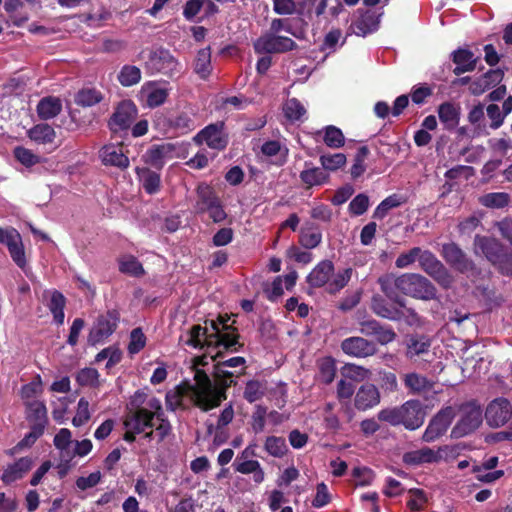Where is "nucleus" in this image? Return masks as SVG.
Here are the masks:
<instances>
[{
	"instance_id": "f257e3e1",
	"label": "nucleus",
	"mask_w": 512,
	"mask_h": 512,
	"mask_svg": "<svg viewBox=\"0 0 512 512\" xmlns=\"http://www.w3.org/2000/svg\"><path fill=\"white\" fill-rule=\"evenodd\" d=\"M195 384H187L189 391L196 398V406L203 411L218 407L226 399V389L214 386L204 370L197 369L194 376Z\"/></svg>"
},
{
	"instance_id": "f03ea898",
	"label": "nucleus",
	"mask_w": 512,
	"mask_h": 512,
	"mask_svg": "<svg viewBox=\"0 0 512 512\" xmlns=\"http://www.w3.org/2000/svg\"><path fill=\"white\" fill-rule=\"evenodd\" d=\"M474 246L504 276H512V249L495 238L476 235Z\"/></svg>"
},
{
	"instance_id": "7ed1b4c3",
	"label": "nucleus",
	"mask_w": 512,
	"mask_h": 512,
	"mask_svg": "<svg viewBox=\"0 0 512 512\" xmlns=\"http://www.w3.org/2000/svg\"><path fill=\"white\" fill-rule=\"evenodd\" d=\"M398 289L406 296L423 300H439L436 286L427 277L418 273H405L398 276Z\"/></svg>"
},
{
	"instance_id": "20e7f679",
	"label": "nucleus",
	"mask_w": 512,
	"mask_h": 512,
	"mask_svg": "<svg viewBox=\"0 0 512 512\" xmlns=\"http://www.w3.org/2000/svg\"><path fill=\"white\" fill-rule=\"evenodd\" d=\"M460 418L451 430V438L459 439L476 431L483 421L481 407L476 402H466L459 406Z\"/></svg>"
},
{
	"instance_id": "39448f33",
	"label": "nucleus",
	"mask_w": 512,
	"mask_h": 512,
	"mask_svg": "<svg viewBox=\"0 0 512 512\" xmlns=\"http://www.w3.org/2000/svg\"><path fill=\"white\" fill-rule=\"evenodd\" d=\"M441 256L451 268L461 274H465L468 277H477L481 274V269L454 242L442 245Z\"/></svg>"
},
{
	"instance_id": "423d86ee",
	"label": "nucleus",
	"mask_w": 512,
	"mask_h": 512,
	"mask_svg": "<svg viewBox=\"0 0 512 512\" xmlns=\"http://www.w3.org/2000/svg\"><path fill=\"white\" fill-rule=\"evenodd\" d=\"M419 266L441 288L448 290L453 286L455 282L454 276L431 251L424 250L421 252Z\"/></svg>"
},
{
	"instance_id": "0eeeda50",
	"label": "nucleus",
	"mask_w": 512,
	"mask_h": 512,
	"mask_svg": "<svg viewBox=\"0 0 512 512\" xmlns=\"http://www.w3.org/2000/svg\"><path fill=\"white\" fill-rule=\"evenodd\" d=\"M145 67L152 74L161 73L170 78L182 72V64L172 53L163 48H158L149 53Z\"/></svg>"
},
{
	"instance_id": "6e6552de",
	"label": "nucleus",
	"mask_w": 512,
	"mask_h": 512,
	"mask_svg": "<svg viewBox=\"0 0 512 512\" xmlns=\"http://www.w3.org/2000/svg\"><path fill=\"white\" fill-rule=\"evenodd\" d=\"M119 320L120 314L116 309L108 310L105 314L99 315L89 331L87 343L95 346L108 338L116 330Z\"/></svg>"
},
{
	"instance_id": "1a4fd4ad",
	"label": "nucleus",
	"mask_w": 512,
	"mask_h": 512,
	"mask_svg": "<svg viewBox=\"0 0 512 512\" xmlns=\"http://www.w3.org/2000/svg\"><path fill=\"white\" fill-rule=\"evenodd\" d=\"M455 416L456 411L452 406H447L439 410L430 420L422 435V440L424 442L431 443L444 435Z\"/></svg>"
},
{
	"instance_id": "9d476101",
	"label": "nucleus",
	"mask_w": 512,
	"mask_h": 512,
	"mask_svg": "<svg viewBox=\"0 0 512 512\" xmlns=\"http://www.w3.org/2000/svg\"><path fill=\"white\" fill-rule=\"evenodd\" d=\"M296 43L289 37L271 32L265 33L254 42V50L258 54L283 53L294 49Z\"/></svg>"
},
{
	"instance_id": "9b49d317",
	"label": "nucleus",
	"mask_w": 512,
	"mask_h": 512,
	"mask_svg": "<svg viewBox=\"0 0 512 512\" xmlns=\"http://www.w3.org/2000/svg\"><path fill=\"white\" fill-rule=\"evenodd\" d=\"M359 331L366 337H373L381 345H387L393 342L397 334L392 327L384 325L373 318H363L359 320Z\"/></svg>"
},
{
	"instance_id": "f8f14e48",
	"label": "nucleus",
	"mask_w": 512,
	"mask_h": 512,
	"mask_svg": "<svg viewBox=\"0 0 512 512\" xmlns=\"http://www.w3.org/2000/svg\"><path fill=\"white\" fill-rule=\"evenodd\" d=\"M210 324L211 328L214 330V333L207 335L206 337V345L207 350H214L219 347H223L224 350L228 351H237V349H233L235 345H238L239 348L242 347V344L238 343V339L240 335L238 333H230L224 332L219 328L218 321L215 320H207L206 324Z\"/></svg>"
},
{
	"instance_id": "ddd939ff",
	"label": "nucleus",
	"mask_w": 512,
	"mask_h": 512,
	"mask_svg": "<svg viewBox=\"0 0 512 512\" xmlns=\"http://www.w3.org/2000/svg\"><path fill=\"white\" fill-rule=\"evenodd\" d=\"M512 416V406L503 397L494 399L486 408L485 419L490 427L497 428L506 424Z\"/></svg>"
},
{
	"instance_id": "4468645a",
	"label": "nucleus",
	"mask_w": 512,
	"mask_h": 512,
	"mask_svg": "<svg viewBox=\"0 0 512 512\" xmlns=\"http://www.w3.org/2000/svg\"><path fill=\"white\" fill-rule=\"evenodd\" d=\"M0 242L7 246L10 256L15 264L19 268L23 269L26 266L27 261L20 233L15 229L7 231L0 228Z\"/></svg>"
},
{
	"instance_id": "2eb2a0df",
	"label": "nucleus",
	"mask_w": 512,
	"mask_h": 512,
	"mask_svg": "<svg viewBox=\"0 0 512 512\" xmlns=\"http://www.w3.org/2000/svg\"><path fill=\"white\" fill-rule=\"evenodd\" d=\"M401 424L407 430H416L421 427L426 417V411L419 400H408L401 405Z\"/></svg>"
},
{
	"instance_id": "dca6fc26",
	"label": "nucleus",
	"mask_w": 512,
	"mask_h": 512,
	"mask_svg": "<svg viewBox=\"0 0 512 512\" xmlns=\"http://www.w3.org/2000/svg\"><path fill=\"white\" fill-rule=\"evenodd\" d=\"M341 349L345 354L357 358L373 356L378 351L377 346L373 341L360 336H353L344 339L341 342Z\"/></svg>"
},
{
	"instance_id": "f3484780",
	"label": "nucleus",
	"mask_w": 512,
	"mask_h": 512,
	"mask_svg": "<svg viewBox=\"0 0 512 512\" xmlns=\"http://www.w3.org/2000/svg\"><path fill=\"white\" fill-rule=\"evenodd\" d=\"M448 449V446L439 447L434 451L430 447H422L421 449L409 451L403 454L402 461L408 466H420L423 464L438 463L442 460L441 452Z\"/></svg>"
},
{
	"instance_id": "a211bd4d",
	"label": "nucleus",
	"mask_w": 512,
	"mask_h": 512,
	"mask_svg": "<svg viewBox=\"0 0 512 512\" xmlns=\"http://www.w3.org/2000/svg\"><path fill=\"white\" fill-rule=\"evenodd\" d=\"M137 116V108L132 101H122L113 113L109 126L114 132L130 127Z\"/></svg>"
},
{
	"instance_id": "6ab92c4d",
	"label": "nucleus",
	"mask_w": 512,
	"mask_h": 512,
	"mask_svg": "<svg viewBox=\"0 0 512 512\" xmlns=\"http://www.w3.org/2000/svg\"><path fill=\"white\" fill-rule=\"evenodd\" d=\"M358 13L359 16L349 27L350 33L365 37L378 29L381 16L380 14H376L372 11L361 12L360 10Z\"/></svg>"
},
{
	"instance_id": "aec40b11",
	"label": "nucleus",
	"mask_w": 512,
	"mask_h": 512,
	"mask_svg": "<svg viewBox=\"0 0 512 512\" xmlns=\"http://www.w3.org/2000/svg\"><path fill=\"white\" fill-rule=\"evenodd\" d=\"M195 140L205 143L212 149L221 150L227 145V138L223 132V124H211L201 130Z\"/></svg>"
},
{
	"instance_id": "412c9836",
	"label": "nucleus",
	"mask_w": 512,
	"mask_h": 512,
	"mask_svg": "<svg viewBox=\"0 0 512 512\" xmlns=\"http://www.w3.org/2000/svg\"><path fill=\"white\" fill-rule=\"evenodd\" d=\"M100 159L104 165L115 166L126 169L129 166V158L124 152L122 144L104 145L99 152Z\"/></svg>"
},
{
	"instance_id": "4be33fe9",
	"label": "nucleus",
	"mask_w": 512,
	"mask_h": 512,
	"mask_svg": "<svg viewBox=\"0 0 512 512\" xmlns=\"http://www.w3.org/2000/svg\"><path fill=\"white\" fill-rule=\"evenodd\" d=\"M168 94L169 91L167 88L153 81L146 82L141 87L140 91L142 99L149 108H155L162 105L166 101Z\"/></svg>"
},
{
	"instance_id": "5701e85b",
	"label": "nucleus",
	"mask_w": 512,
	"mask_h": 512,
	"mask_svg": "<svg viewBox=\"0 0 512 512\" xmlns=\"http://www.w3.org/2000/svg\"><path fill=\"white\" fill-rule=\"evenodd\" d=\"M174 150V145L171 143L153 145L146 151L143 158L147 164L161 169L166 161L173 157Z\"/></svg>"
},
{
	"instance_id": "b1692460",
	"label": "nucleus",
	"mask_w": 512,
	"mask_h": 512,
	"mask_svg": "<svg viewBox=\"0 0 512 512\" xmlns=\"http://www.w3.org/2000/svg\"><path fill=\"white\" fill-rule=\"evenodd\" d=\"M502 79L503 72L500 69L489 70L470 82L469 91L471 94L479 96L499 84Z\"/></svg>"
},
{
	"instance_id": "393cba45",
	"label": "nucleus",
	"mask_w": 512,
	"mask_h": 512,
	"mask_svg": "<svg viewBox=\"0 0 512 512\" xmlns=\"http://www.w3.org/2000/svg\"><path fill=\"white\" fill-rule=\"evenodd\" d=\"M155 414L148 409H139L131 412L124 421V426L127 429L133 430L135 433L140 434L146 428L153 427V419Z\"/></svg>"
},
{
	"instance_id": "a878e982",
	"label": "nucleus",
	"mask_w": 512,
	"mask_h": 512,
	"mask_svg": "<svg viewBox=\"0 0 512 512\" xmlns=\"http://www.w3.org/2000/svg\"><path fill=\"white\" fill-rule=\"evenodd\" d=\"M380 392L378 388L371 383L363 384L357 391L355 396V407L358 410H367L379 404Z\"/></svg>"
},
{
	"instance_id": "bb28decb",
	"label": "nucleus",
	"mask_w": 512,
	"mask_h": 512,
	"mask_svg": "<svg viewBox=\"0 0 512 512\" xmlns=\"http://www.w3.org/2000/svg\"><path fill=\"white\" fill-rule=\"evenodd\" d=\"M26 419L30 427L39 428L44 431L48 423L47 409L43 402L38 400L25 402Z\"/></svg>"
},
{
	"instance_id": "cd10ccee",
	"label": "nucleus",
	"mask_w": 512,
	"mask_h": 512,
	"mask_svg": "<svg viewBox=\"0 0 512 512\" xmlns=\"http://www.w3.org/2000/svg\"><path fill=\"white\" fill-rule=\"evenodd\" d=\"M405 342L406 357L414 362H417V356L428 354L431 346V340L425 335H407Z\"/></svg>"
},
{
	"instance_id": "c85d7f7f",
	"label": "nucleus",
	"mask_w": 512,
	"mask_h": 512,
	"mask_svg": "<svg viewBox=\"0 0 512 512\" xmlns=\"http://www.w3.org/2000/svg\"><path fill=\"white\" fill-rule=\"evenodd\" d=\"M32 466L33 460L30 457H22L4 469L1 480L5 484H10L18 479H21L24 474L32 468Z\"/></svg>"
},
{
	"instance_id": "c756f323",
	"label": "nucleus",
	"mask_w": 512,
	"mask_h": 512,
	"mask_svg": "<svg viewBox=\"0 0 512 512\" xmlns=\"http://www.w3.org/2000/svg\"><path fill=\"white\" fill-rule=\"evenodd\" d=\"M334 272V265L330 260L321 261L307 276V282L312 287L324 286Z\"/></svg>"
},
{
	"instance_id": "7c9ffc66",
	"label": "nucleus",
	"mask_w": 512,
	"mask_h": 512,
	"mask_svg": "<svg viewBox=\"0 0 512 512\" xmlns=\"http://www.w3.org/2000/svg\"><path fill=\"white\" fill-rule=\"evenodd\" d=\"M453 62L456 64L454 74L460 75L473 71L476 68V59L473 52L467 49H458L452 53Z\"/></svg>"
},
{
	"instance_id": "2f4dec72",
	"label": "nucleus",
	"mask_w": 512,
	"mask_h": 512,
	"mask_svg": "<svg viewBox=\"0 0 512 512\" xmlns=\"http://www.w3.org/2000/svg\"><path fill=\"white\" fill-rule=\"evenodd\" d=\"M438 116L446 129H453L460 120V107L451 102H444L438 107Z\"/></svg>"
},
{
	"instance_id": "473e14b6",
	"label": "nucleus",
	"mask_w": 512,
	"mask_h": 512,
	"mask_svg": "<svg viewBox=\"0 0 512 512\" xmlns=\"http://www.w3.org/2000/svg\"><path fill=\"white\" fill-rule=\"evenodd\" d=\"M300 179L305 185L312 187L326 183L329 175L322 168L305 163V169L300 173Z\"/></svg>"
},
{
	"instance_id": "72a5a7b5",
	"label": "nucleus",
	"mask_w": 512,
	"mask_h": 512,
	"mask_svg": "<svg viewBox=\"0 0 512 512\" xmlns=\"http://www.w3.org/2000/svg\"><path fill=\"white\" fill-rule=\"evenodd\" d=\"M62 110V103L56 97H45L37 105L38 116L43 120L56 117Z\"/></svg>"
},
{
	"instance_id": "f704fd0d",
	"label": "nucleus",
	"mask_w": 512,
	"mask_h": 512,
	"mask_svg": "<svg viewBox=\"0 0 512 512\" xmlns=\"http://www.w3.org/2000/svg\"><path fill=\"white\" fill-rule=\"evenodd\" d=\"M194 72L201 78L207 79L212 71L211 50L210 48H202L197 52L193 64Z\"/></svg>"
},
{
	"instance_id": "c9c22d12",
	"label": "nucleus",
	"mask_w": 512,
	"mask_h": 512,
	"mask_svg": "<svg viewBox=\"0 0 512 512\" xmlns=\"http://www.w3.org/2000/svg\"><path fill=\"white\" fill-rule=\"evenodd\" d=\"M28 135L31 140L39 144H50L53 143L56 138V132L53 127L48 124L41 123L32 127Z\"/></svg>"
},
{
	"instance_id": "e433bc0d",
	"label": "nucleus",
	"mask_w": 512,
	"mask_h": 512,
	"mask_svg": "<svg viewBox=\"0 0 512 512\" xmlns=\"http://www.w3.org/2000/svg\"><path fill=\"white\" fill-rule=\"evenodd\" d=\"M74 100L79 106L91 107L103 100V94L96 88L85 87L77 92Z\"/></svg>"
},
{
	"instance_id": "4c0bfd02",
	"label": "nucleus",
	"mask_w": 512,
	"mask_h": 512,
	"mask_svg": "<svg viewBox=\"0 0 512 512\" xmlns=\"http://www.w3.org/2000/svg\"><path fill=\"white\" fill-rule=\"evenodd\" d=\"M142 72L135 65L125 64L121 67L117 80L123 87H131L141 81Z\"/></svg>"
},
{
	"instance_id": "58836bf2",
	"label": "nucleus",
	"mask_w": 512,
	"mask_h": 512,
	"mask_svg": "<svg viewBox=\"0 0 512 512\" xmlns=\"http://www.w3.org/2000/svg\"><path fill=\"white\" fill-rule=\"evenodd\" d=\"M137 174L139 176L142 187L148 194H155L159 191L161 184L159 174L145 168H138Z\"/></svg>"
},
{
	"instance_id": "ea45409f",
	"label": "nucleus",
	"mask_w": 512,
	"mask_h": 512,
	"mask_svg": "<svg viewBox=\"0 0 512 512\" xmlns=\"http://www.w3.org/2000/svg\"><path fill=\"white\" fill-rule=\"evenodd\" d=\"M479 203L487 208L501 209L510 202V195L506 192H491L479 197Z\"/></svg>"
},
{
	"instance_id": "a19ab883",
	"label": "nucleus",
	"mask_w": 512,
	"mask_h": 512,
	"mask_svg": "<svg viewBox=\"0 0 512 512\" xmlns=\"http://www.w3.org/2000/svg\"><path fill=\"white\" fill-rule=\"evenodd\" d=\"M65 304H66V299L61 292L55 290L51 293V298H50V301L47 304V306L53 315L54 321L58 325H62L64 322Z\"/></svg>"
},
{
	"instance_id": "79ce46f5",
	"label": "nucleus",
	"mask_w": 512,
	"mask_h": 512,
	"mask_svg": "<svg viewBox=\"0 0 512 512\" xmlns=\"http://www.w3.org/2000/svg\"><path fill=\"white\" fill-rule=\"evenodd\" d=\"M322 235L315 226H301L299 230V243L306 249L319 245Z\"/></svg>"
},
{
	"instance_id": "37998d69",
	"label": "nucleus",
	"mask_w": 512,
	"mask_h": 512,
	"mask_svg": "<svg viewBox=\"0 0 512 512\" xmlns=\"http://www.w3.org/2000/svg\"><path fill=\"white\" fill-rule=\"evenodd\" d=\"M371 310L378 316L392 320L397 318L396 309L397 307H393L388 305L385 299L379 295H375L371 299Z\"/></svg>"
},
{
	"instance_id": "c03bdc74",
	"label": "nucleus",
	"mask_w": 512,
	"mask_h": 512,
	"mask_svg": "<svg viewBox=\"0 0 512 512\" xmlns=\"http://www.w3.org/2000/svg\"><path fill=\"white\" fill-rule=\"evenodd\" d=\"M318 379L324 384L333 382L336 375L335 360L332 357H324L318 361Z\"/></svg>"
},
{
	"instance_id": "a18cd8bd",
	"label": "nucleus",
	"mask_w": 512,
	"mask_h": 512,
	"mask_svg": "<svg viewBox=\"0 0 512 512\" xmlns=\"http://www.w3.org/2000/svg\"><path fill=\"white\" fill-rule=\"evenodd\" d=\"M283 111L290 121H302L306 116V108L296 98L288 99L284 104Z\"/></svg>"
},
{
	"instance_id": "49530a36",
	"label": "nucleus",
	"mask_w": 512,
	"mask_h": 512,
	"mask_svg": "<svg viewBox=\"0 0 512 512\" xmlns=\"http://www.w3.org/2000/svg\"><path fill=\"white\" fill-rule=\"evenodd\" d=\"M402 203L403 198L400 195L388 196L376 207L373 215L374 219L382 221L391 209L400 206Z\"/></svg>"
},
{
	"instance_id": "de8ad7c7",
	"label": "nucleus",
	"mask_w": 512,
	"mask_h": 512,
	"mask_svg": "<svg viewBox=\"0 0 512 512\" xmlns=\"http://www.w3.org/2000/svg\"><path fill=\"white\" fill-rule=\"evenodd\" d=\"M405 386L412 393H421L431 388V383L424 376L417 373H408L404 378Z\"/></svg>"
},
{
	"instance_id": "09e8293b",
	"label": "nucleus",
	"mask_w": 512,
	"mask_h": 512,
	"mask_svg": "<svg viewBox=\"0 0 512 512\" xmlns=\"http://www.w3.org/2000/svg\"><path fill=\"white\" fill-rule=\"evenodd\" d=\"M476 290L479 292V296L485 302V305L492 309L498 307L504 302V298L501 294H498L494 288L488 286H477Z\"/></svg>"
},
{
	"instance_id": "8fccbe9b",
	"label": "nucleus",
	"mask_w": 512,
	"mask_h": 512,
	"mask_svg": "<svg viewBox=\"0 0 512 512\" xmlns=\"http://www.w3.org/2000/svg\"><path fill=\"white\" fill-rule=\"evenodd\" d=\"M266 385L259 380H249L246 383L243 397L253 403L265 395Z\"/></svg>"
},
{
	"instance_id": "3c124183",
	"label": "nucleus",
	"mask_w": 512,
	"mask_h": 512,
	"mask_svg": "<svg viewBox=\"0 0 512 512\" xmlns=\"http://www.w3.org/2000/svg\"><path fill=\"white\" fill-rule=\"evenodd\" d=\"M324 143L330 148H340L345 143L342 131L336 126L329 125L324 128Z\"/></svg>"
},
{
	"instance_id": "603ef678",
	"label": "nucleus",
	"mask_w": 512,
	"mask_h": 512,
	"mask_svg": "<svg viewBox=\"0 0 512 512\" xmlns=\"http://www.w3.org/2000/svg\"><path fill=\"white\" fill-rule=\"evenodd\" d=\"M265 450L271 456L281 458L286 454L288 449L284 438L269 436L265 441Z\"/></svg>"
},
{
	"instance_id": "864d4df0",
	"label": "nucleus",
	"mask_w": 512,
	"mask_h": 512,
	"mask_svg": "<svg viewBox=\"0 0 512 512\" xmlns=\"http://www.w3.org/2000/svg\"><path fill=\"white\" fill-rule=\"evenodd\" d=\"M322 169L325 171H336L346 163V156L343 153L326 154L320 157Z\"/></svg>"
},
{
	"instance_id": "5fc2aeb1",
	"label": "nucleus",
	"mask_w": 512,
	"mask_h": 512,
	"mask_svg": "<svg viewBox=\"0 0 512 512\" xmlns=\"http://www.w3.org/2000/svg\"><path fill=\"white\" fill-rule=\"evenodd\" d=\"M401 405L380 410L377 414L379 421L386 422L391 426L402 425Z\"/></svg>"
},
{
	"instance_id": "6e6d98bb",
	"label": "nucleus",
	"mask_w": 512,
	"mask_h": 512,
	"mask_svg": "<svg viewBox=\"0 0 512 512\" xmlns=\"http://www.w3.org/2000/svg\"><path fill=\"white\" fill-rule=\"evenodd\" d=\"M99 373L94 368L81 369L76 375V381L81 386H99Z\"/></svg>"
},
{
	"instance_id": "4d7b16f0",
	"label": "nucleus",
	"mask_w": 512,
	"mask_h": 512,
	"mask_svg": "<svg viewBox=\"0 0 512 512\" xmlns=\"http://www.w3.org/2000/svg\"><path fill=\"white\" fill-rule=\"evenodd\" d=\"M107 358H108V362L106 364V368H111L121 361L122 352L120 349L110 346V347H107V348L101 350L96 355L95 361L101 362L102 360L107 359Z\"/></svg>"
},
{
	"instance_id": "13d9d810",
	"label": "nucleus",
	"mask_w": 512,
	"mask_h": 512,
	"mask_svg": "<svg viewBox=\"0 0 512 512\" xmlns=\"http://www.w3.org/2000/svg\"><path fill=\"white\" fill-rule=\"evenodd\" d=\"M119 270L122 273L131 274L133 276H140L144 274L142 264L133 256L124 258L119 263Z\"/></svg>"
},
{
	"instance_id": "bf43d9fd",
	"label": "nucleus",
	"mask_w": 512,
	"mask_h": 512,
	"mask_svg": "<svg viewBox=\"0 0 512 512\" xmlns=\"http://www.w3.org/2000/svg\"><path fill=\"white\" fill-rule=\"evenodd\" d=\"M208 328L201 327L200 325H194L190 329L189 338L186 340V344L194 348L204 349L207 348L206 340L201 341V336H207Z\"/></svg>"
},
{
	"instance_id": "052dcab7",
	"label": "nucleus",
	"mask_w": 512,
	"mask_h": 512,
	"mask_svg": "<svg viewBox=\"0 0 512 512\" xmlns=\"http://www.w3.org/2000/svg\"><path fill=\"white\" fill-rule=\"evenodd\" d=\"M146 344V336L144 335L140 327L134 328L130 333V342L128 345V351L130 354H136L140 352Z\"/></svg>"
},
{
	"instance_id": "680f3d73",
	"label": "nucleus",
	"mask_w": 512,
	"mask_h": 512,
	"mask_svg": "<svg viewBox=\"0 0 512 512\" xmlns=\"http://www.w3.org/2000/svg\"><path fill=\"white\" fill-rule=\"evenodd\" d=\"M397 282H398V277H394L393 275H385L378 279V283L380 284L381 291L389 299L391 297H395L396 293L399 291Z\"/></svg>"
},
{
	"instance_id": "e2e57ef3",
	"label": "nucleus",
	"mask_w": 512,
	"mask_h": 512,
	"mask_svg": "<svg viewBox=\"0 0 512 512\" xmlns=\"http://www.w3.org/2000/svg\"><path fill=\"white\" fill-rule=\"evenodd\" d=\"M15 158L24 166L31 167L39 163V157L31 150L24 147H16L14 149Z\"/></svg>"
},
{
	"instance_id": "0e129e2a",
	"label": "nucleus",
	"mask_w": 512,
	"mask_h": 512,
	"mask_svg": "<svg viewBox=\"0 0 512 512\" xmlns=\"http://www.w3.org/2000/svg\"><path fill=\"white\" fill-rule=\"evenodd\" d=\"M396 315L399 316L394 318L393 321L404 320L409 326H417L421 324V318L413 308L396 309Z\"/></svg>"
},
{
	"instance_id": "69168bd1",
	"label": "nucleus",
	"mask_w": 512,
	"mask_h": 512,
	"mask_svg": "<svg viewBox=\"0 0 512 512\" xmlns=\"http://www.w3.org/2000/svg\"><path fill=\"white\" fill-rule=\"evenodd\" d=\"M90 419L89 402L85 398H81L78 402L77 413L72 419L75 427H80Z\"/></svg>"
},
{
	"instance_id": "338daca9",
	"label": "nucleus",
	"mask_w": 512,
	"mask_h": 512,
	"mask_svg": "<svg viewBox=\"0 0 512 512\" xmlns=\"http://www.w3.org/2000/svg\"><path fill=\"white\" fill-rule=\"evenodd\" d=\"M368 155V149L361 147L354 159V164L351 167V176L353 178L360 177L366 170L365 158Z\"/></svg>"
},
{
	"instance_id": "774afa93",
	"label": "nucleus",
	"mask_w": 512,
	"mask_h": 512,
	"mask_svg": "<svg viewBox=\"0 0 512 512\" xmlns=\"http://www.w3.org/2000/svg\"><path fill=\"white\" fill-rule=\"evenodd\" d=\"M351 275V268L344 269L342 272L337 273L333 281L329 284V293L334 294L344 288L349 282Z\"/></svg>"
}]
</instances>
